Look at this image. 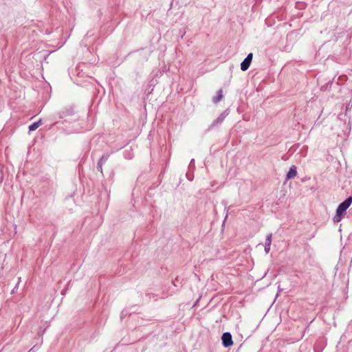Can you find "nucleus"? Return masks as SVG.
<instances>
[{
  "label": "nucleus",
  "mask_w": 352,
  "mask_h": 352,
  "mask_svg": "<svg viewBox=\"0 0 352 352\" xmlns=\"http://www.w3.org/2000/svg\"><path fill=\"white\" fill-rule=\"evenodd\" d=\"M352 203V197H349L344 201L341 203L337 210L336 214L333 217V221L338 223L342 220V216L344 214L345 211L350 206Z\"/></svg>",
  "instance_id": "obj_1"
},
{
  "label": "nucleus",
  "mask_w": 352,
  "mask_h": 352,
  "mask_svg": "<svg viewBox=\"0 0 352 352\" xmlns=\"http://www.w3.org/2000/svg\"><path fill=\"white\" fill-rule=\"evenodd\" d=\"M221 339L223 345L225 347H229L233 344L232 335L229 332L223 333Z\"/></svg>",
  "instance_id": "obj_2"
},
{
  "label": "nucleus",
  "mask_w": 352,
  "mask_h": 352,
  "mask_svg": "<svg viewBox=\"0 0 352 352\" xmlns=\"http://www.w3.org/2000/svg\"><path fill=\"white\" fill-rule=\"evenodd\" d=\"M252 54L250 53L244 59V60L241 63V69L242 71H246L249 68L251 61L252 60Z\"/></svg>",
  "instance_id": "obj_3"
},
{
  "label": "nucleus",
  "mask_w": 352,
  "mask_h": 352,
  "mask_svg": "<svg viewBox=\"0 0 352 352\" xmlns=\"http://www.w3.org/2000/svg\"><path fill=\"white\" fill-rule=\"evenodd\" d=\"M297 175V170L296 166H293L290 168L287 174V179H290L294 178Z\"/></svg>",
  "instance_id": "obj_4"
},
{
  "label": "nucleus",
  "mask_w": 352,
  "mask_h": 352,
  "mask_svg": "<svg viewBox=\"0 0 352 352\" xmlns=\"http://www.w3.org/2000/svg\"><path fill=\"white\" fill-rule=\"evenodd\" d=\"M41 124V120L34 122L31 125L29 126V129H30V131H34L36 129H38Z\"/></svg>",
  "instance_id": "obj_5"
},
{
  "label": "nucleus",
  "mask_w": 352,
  "mask_h": 352,
  "mask_svg": "<svg viewBox=\"0 0 352 352\" xmlns=\"http://www.w3.org/2000/svg\"><path fill=\"white\" fill-rule=\"evenodd\" d=\"M223 98V91L220 89L218 92V95L214 98V102H219Z\"/></svg>",
  "instance_id": "obj_6"
},
{
  "label": "nucleus",
  "mask_w": 352,
  "mask_h": 352,
  "mask_svg": "<svg viewBox=\"0 0 352 352\" xmlns=\"http://www.w3.org/2000/svg\"><path fill=\"white\" fill-rule=\"evenodd\" d=\"M272 237V234H270L267 235V236L266 238V240H265V245H267V246H270L271 245Z\"/></svg>",
  "instance_id": "obj_7"
},
{
  "label": "nucleus",
  "mask_w": 352,
  "mask_h": 352,
  "mask_svg": "<svg viewBox=\"0 0 352 352\" xmlns=\"http://www.w3.org/2000/svg\"><path fill=\"white\" fill-rule=\"evenodd\" d=\"M270 246H267V245L265 246V251L266 253H268L270 252Z\"/></svg>",
  "instance_id": "obj_8"
},
{
  "label": "nucleus",
  "mask_w": 352,
  "mask_h": 352,
  "mask_svg": "<svg viewBox=\"0 0 352 352\" xmlns=\"http://www.w3.org/2000/svg\"><path fill=\"white\" fill-rule=\"evenodd\" d=\"M101 161H102V158L100 159V161L98 162V164H100L101 163Z\"/></svg>",
  "instance_id": "obj_9"
},
{
  "label": "nucleus",
  "mask_w": 352,
  "mask_h": 352,
  "mask_svg": "<svg viewBox=\"0 0 352 352\" xmlns=\"http://www.w3.org/2000/svg\"><path fill=\"white\" fill-rule=\"evenodd\" d=\"M101 161H102V158L100 159V161L98 162V164H100L101 163Z\"/></svg>",
  "instance_id": "obj_10"
},
{
  "label": "nucleus",
  "mask_w": 352,
  "mask_h": 352,
  "mask_svg": "<svg viewBox=\"0 0 352 352\" xmlns=\"http://www.w3.org/2000/svg\"><path fill=\"white\" fill-rule=\"evenodd\" d=\"M101 161H102V158L100 159V161L98 162V164H100L101 163Z\"/></svg>",
  "instance_id": "obj_11"
}]
</instances>
